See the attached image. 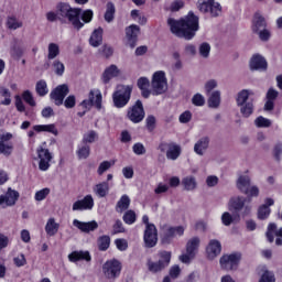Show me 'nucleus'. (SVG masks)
<instances>
[{"instance_id": "17", "label": "nucleus", "mask_w": 282, "mask_h": 282, "mask_svg": "<svg viewBox=\"0 0 282 282\" xmlns=\"http://www.w3.org/2000/svg\"><path fill=\"white\" fill-rule=\"evenodd\" d=\"M20 194L18 191L8 188L6 195H0V206L8 208L14 206L19 202Z\"/></svg>"}, {"instance_id": "14", "label": "nucleus", "mask_w": 282, "mask_h": 282, "mask_svg": "<svg viewBox=\"0 0 282 282\" xmlns=\"http://www.w3.org/2000/svg\"><path fill=\"white\" fill-rule=\"evenodd\" d=\"M68 94H69V86H67V84H62L51 91L50 98L51 100L54 101V105H56V107H61V105H63L65 100V97Z\"/></svg>"}, {"instance_id": "43", "label": "nucleus", "mask_w": 282, "mask_h": 282, "mask_svg": "<svg viewBox=\"0 0 282 282\" xmlns=\"http://www.w3.org/2000/svg\"><path fill=\"white\" fill-rule=\"evenodd\" d=\"M91 153V148L88 144H84L77 150V156L79 160H87Z\"/></svg>"}, {"instance_id": "32", "label": "nucleus", "mask_w": 282, "mask_h": 282, "mask_svg": "<svg viewBox=\"0 0 282 282\" xmlns=\"http://www.w3.org/2000/svg\"><path fill=\"white\" fill-rule=\"evenodd\" d=\"M131 199L127 195H122L116 205V212L122 214L123 210H129Z\"/></svg>"}, {"instance_id": "22", "label": "nucleus", "mask_w": 282, "mask_h": 282, "mask_svg": "<svg viewBox=\"0 0 282 282\" xmlns=\"http://www.w3.org/2000/svg\"><path fill=\"white\" fill-rule=\"evenodd\" d=\"M73 226H75V228H78V230H80L82 232H94V230H98V223L96 220L83 223L78 219H74Z\"/></svg>"}, {"instance_id": "39", "label": "nucleus", "mask_w": 282, "mask_h": 282, "mask_svg": "<svg viewBox=\"0 0 282 282\" xmlns=\"http://www.w3.org/2000/svg\"><path fill=\"white\" fill-rule=\"evenodd\" d=\"M95 193L98 195V197H107V194L109 193V183L102 182L97 184Z\"/></svg>"}, {"instance_id": "55", "label": "nucleus", "mask_w": 282, "mask_h": 282, "mask_svg": "<svg viewBox=\"0 0 282 282\" xmlns=\"http://www.w3.org/2000/svg\"><path fill=\"white\" fill-rule=\"evenodd\" d=\"M218 83L216 79H209L205 83V91L206 94H212L213 93V89H217L218 87Z\"/></svg>"}, {"instance_id": "34", "label": "nucleus", "mask_w": 282, "mask_h": 282, "mask_svg": "<svg viewBox=\"0 0 282 282\" xmlns=\"http://www.w3.org/2000/svg\"><path fill=\"white\" fill-rule=\"evenodd\" d=\"M33 131H36L37 133H41V131H46L47 133H53V135H58V130L54 123L34 126Z\"/></svg>"}, {"instance_id": "52", "label": "nucleus", "mask_w": 282, "mask_h": 282, "mask_svg": "<svg viewBox=\"0 0 282 282\" xmlns=\"http://www.w3.org/2000/svg\"><path fill=\"white\" fill-rule=\"evenodd\" d=\"M22 98L23 100L30 105V107H36V101L34 100V96L32 95V91L30 90H25L23 94H22Z\"/></svg>"}, {"instance_id": "25", "label": "nucleus", "mask_w": 282, "mask_h": 282, "mask_svg": "<svg viewBox=\"0 0 282 282\" xmlns=\"http://www.w3.org/2000/svg\"><path fill=\"white\" fill-rule=\"evenodd\" d=\"M265 28H268L265 18L259 12H256L252 21V32H259L260 30H265Z\"/></svg>"}, {"instance_id": "23", "label": "nucleus", "mask_w": 282, "mask_h": 282, "mask_svg": "<svg viewBox=\"0 0 282 282\" xmlns=\"http://www.w3.org/2000/svg\"><path fill=\"white\" fill-rule=\"evenodd\" d=\"M208 259L213 260L218 254H221V242L219 240H210L206 248Z\"/></svg>"}, {"instance_id": "50", "label": "nucleus", "mask_w": 282, "mask_h": 282, "mask_svg": "<svg viewBox=\"0 0 282 282\" xmlns=\"http://www.w3.org/2000/svg\"><path fill=\"white\" fill-rule=\"evenodd\" d=\"M192 104L195 107H204V105H206V98H204L202 94L197 93L192 97Z\"/></svg>"}, {"instance_id": "41", "label": "nucleus", "mask_w": 282, "mask_h": 282, "mask_svg": "<svg viewBox=\"0 0 282 282\" xmlns=\"http://www.w3.org/2000/svg\"><path fill=\"white\" fill-rule=\"evenodd\" d=\"M97 243L99 250H109V246H111V238L109 236H101L98 238Z\"/></svg>"}, {"instance_id": "2", "label": "nucleus", "mask_w": 282, "mask_h": 282, "mask_svg": "<svg viewBox=\"0 0 282 282\" xmlns=\"http://www.w3.org/2000/svg\"><path fill=\"white\" fill-rule=\"evenodd\" d=\"M58 10V21L62 23H72L75 30H80L85 23L80 22V14H83V9L72 8L65 2L57 4Z\"/></svg>"}, {"instance_id": "59", "label": "nucleus", "mask_w": 282, "mask_h": 282, "mask_svg": "<svg viewBox=\"0 0 282 282\" xmlns=\"http://www.w3.org/2000/svg\"><path fill=\"white\" fill-rule=\"evenodd\" d=\"M155 122H156V119H155V116L153 115H149L145 119V124H147V129L148 131H154L155 129Z\"/></svg>"}, {"instance_id": "15", "label": "nucleus", "mask_w": 282, "mask_h": 282, "mask_svg": "<svg viewBox=\"0 0 282 282\" xmlns=\"http://www.w3.org/2000/svg\"><path fill=\"white\" fill-rule=\"evenodd\" d=\"M228 208L235 213H241V209L245 208L243 215H250V210H252L250 206H246V197L243 196L231 197L228 203Z\"/></svg>"}, {"instance_id": "1", "label": "nucleus", "mask_w": 282, "mask_h": 282, "mask_svg": "<svg viewBox=\"0 0 282 282\" xmlns=\"http://www.w3.org/2000/svg\"><path fill=\"white\" fill-rule=\"evenodd\" d=\"M167 25L170 26L172 34L178 39L191 41L195 37L197 30H199V17L195 15L193 11H189L188 14L181 20L170 18L167 20Z\"/></svg>"}, {"instance_id": "42", "label": "nucleus", "mask_w": 282, "mask_h": 282, "mask_svg": "<svg viewBox=\"0 0 282 282\" xmlns=\"http://www.w3.org/2000/svg\"><path fill=\"white\" fill-rule=\"evenodd\" d=\"M0 96H2V98H4V100L0 101V105H4V106H9L12 104V99L11 96L12 94L10 93V89L8 88H0Z\"/></svg>"}, {"instance_id": "53", "label": "nucleus", "mask_w": 282, "mask_h": 282, "mask_svg": "<svg viewBox=\"0 0 282 282\" xmlns=\"http://www.w3.org/2000/svg\"><path fill=\"white\" fill-rule=\"evenodd\" d=\"M276 232V224L271 223L268 226V231H267V239L269 241V243H273L274 242V234Z\"/></svg>"}, {"instance_id": "56", "label": "nucleus", "mask_w": 282, "mask_h": 282, "mask_svg": "<svg viewBox=\"0 0 282 282\" xmlns=\"http://www.w3.org/2000/svg\"><path fill=\"white\" fill-rule=\"evenodd\" d=\"M50 195V188L45 187L35 193V202H43Z\"/></svg>"}, {"instance_id": "12", "label": "nucleus", "mask_w": 282, "mask_h": 282, "mask_svg": "<svg viewBox=\"0 0 282 282\" xmlns=\"http://www.w3.org/2000/svg\"><path fill=\"white\" fill-rule=\"evenodd\" d=\"M184 235V227H171L169 225H163L161 227V241L162 243H171L173 237L178 236L182 237Z\"/></svg>"}, {"instance_id": "36", "label": "nucleus", "mask_w": 282, "mask_h": 282, "mask_svg": "<svg viewBox=\"0 0 282 282\" xmlns=\"http://www.w3.org/2000/svg\"><path fill=\"white\" fill-rule=\"evenodd\" d=\"M47 52V61H54V58L61 55V46L56 43H50Z\"/></svg>"}, {"instance_id": "63", "label": "nucleus", "mask_w": 282, "mask_h": 282, "mask_svg": "<svg viewBox=\"0 0 282 282\" xmlns=\"http://www.w3.org/2000/svg\"><path fill=\"white\" fill-rule=\"evenodd\" d=\"M246 195H248L249 202L252 197H259V187L257 185L249 186L248 194Z\"/></svg>"}, {"instance_id": "45", "label": "nucleus", "mask_w": 282, "mask_h": 282, "mask_svg": "<svg viewBox=\"0 0 282 282\" xmlns=\"http://www.w3.org/2000/svg\"><path fill=\"white\" fill-rule=\"evenodd\" d=\"M52 67L56 74V76H63L65 74V64L59 59H54Z\"/></svg>"}, {"instance_id": "26", "label": "nucleus", "mask_w": 282, "mask_h": 282, "mask_svg": "<svg viewBox=\"0 0 282 282\" xmlns=\"http://www.w3.org/2000/svg\"><path fill=\"white\" fill-rule=\"evenodd\" d=\"M120 76V69L115 64L107 67L102 74V83L107 85L111 78Z\"/></svg>"}, {"instance_id": "49", "label": "nucleus", "mask_w": 282, "mask_h": 282, "mask_svg": "<svg viewBox=\"0 0 282 282\" xmlns=\"http://www.w3.org/2000/svg\"><path fill=\"white\" fill-rule=\"evenodd\" d=\"M198 52L203 58H208V56H210V44L206 42L202 43L199 45Z\"/></svg>"}, {"instance_id": "35", "label": "nucleus", "mask_w": 282, "mask_h": 282, "mask_svg": "<svg viewBox=\"0 0 282 282\" xmlns=\"http://www.w3.org/2000/svg\"><path fill=\"white\" fill-rule=\"evenodd\" d=\"M182 186L185 191H195L197 188V178L195 176H186L182 180Z\"/></svg>"}, {"instance_id": "28", "label": "nucleus", "mask_w": 282, "mask_h": 282, "mask_svg": "<svg viewBox=\"0 0 282 282\" xmlns=\"http://www.w3.org/2000/svg\"><path fill=\"white\" fill-rule=\"evenodd\" d=\"M68 260L72 261V263H76L77 261H91V256L89 251H73L68 254Z\"/></svg>"}, {"instance_id": "3", "label": "nucleus", "mask_w": 282, "mask_h": 282, "mask_svg": "<svg viewBox=\"0 0 282 282\" xmlns=\"http://www.w3.org/2000/svg\"><path fill=\"white\" fill-rule=\"evenodd\" d=\"M254 93L250 89H242L237 94L236 102L242 118H250L254 113V99H250Z\"/></svg>"}, {"instance_id": "29", "label": "nucleus", "mask_w": 282, "mask_h": 282, "mask_svg": "<svg viewBox=\"0 0 282 282\" xmlns=\"http://www.w3.org/2000/svg\"><path fill=\"white\" fill-rule=\"evenodd\" d=\"M208 97V107L210 109H219V106L221 105V91L214 90L212 94H207Z\"/></svg>"}, {"instance_id": "20", "label": "nucleus", "mask_w": 282, "mask_h": 282, "mask_svg": "<svg viewBox=\"0 0 282 282\" xmlns=\"http://www.w3.org/2000/svg\"><path fill=\"white\" fill-rule=\"evenodd\" d=\"M250 69L252 72L254 70L265 72V69H268V62L265 61V57L259 54L253 55L250 61Z\"/></svg>"}, {"instance_id": "4", "label": "nucleus", "mask_w": 282, "mask_h": 282, "mask_svg": "<svg viewBox=\"0 0 282 282\" xmlns=\"http://www.w3.org/2000/svg\"><path fill=\"white\" fill-rule=\"evenodd\" d=\"M159 260L153 261L152 259L147 260V268L152 274H158L171 264V251H160L158 253Z\"/></svg>"}, {"instance_id": "8", "label": "nucleus", "mask_w": 282, "mask_h": 282, "mask_svg": "<svg viewBox=\"0 0 282 282\" xmlns=\"http://www.w3.org/2000/svg\"><path fill=\"white\" fill-rule=\"evenodd\" d=\"M199 243H202L199 237L191 238L186 243V253L180 256V261L182 263H191L199 251Z\"/></svg>"}, {"instance_id": "64", "label": "nucleus", "mask_w": 282, "mask_h": 282, "mask_svg": "<svg viewBox=\"0 0 282 282\" xmlns=\"http://www.w3.org/2000/svg\"><path fill=\"white\" fill-rule=\"evenodd\" d=\"M282 155V144H276L273 149V156L275 158L276 162H281Z\"/></svg>"}, {"instance_id": "7", "label": "nucleus", "mask_w": 282, "mask_h": 282, "mask_svg": "<svg viewBox=\"0 0 282 282\" xmlns=\"http://www.w3.org/2000/svg\"><path fill=\"white\" fill-rule=\"evenodd\" d=\"M78 107L85 111H90L93 107H96L98 110L102 109V94L100 90H90L88 99H84Z\"/></svg>"}, {"instance_id": "18", "label": "nucleus", "mask_w": 282, "mask_h": 282, "mask_svg": "<svg viewBox=\"0 0 282 282\" xmlns=\"http://www.w3.org/2000/svg\"><path fill=\"white\" fill-rule=\"evenodd\" d=\"M140 35V26L137 24H131L126 28V39L128 41V45L133 50L138 45V36Z\"/></svg>"}, {"instance_id": "58", "label": "nucleus", "mask_w": 282, "mask_h": 282, "mask_svg": "<svg viewBox=\"0 0 282 282\" xmlns=\"http://www.w3.org/2000/svg\"><path fill=\"white\" fill-rule=\"evenodd\" d=\"M113 166V162L104 161L99 164V167L97 170L98 175H102L106 171H109Z\"/></svg>"}, {"instance_id": "61", "label": "nucleus", "mask_w": 282, "mask_h": 282, "mask_svg": "<svg viewBox=\"0 0 282 282\" xmlns=\"http://www.w3.org/2000/svg\"><path fill=\"white\" fill-rule=\"evenodd\" d=\"M132 151L135 155H144V153H147V148H144V144L142 143H135L132 147Z\"/></svg>"}, {"instance_id": "62", "label": "nucleus", "mask_w": 282, "mask_h": 282, "mask_svg": "<svg viewBox=\"0 0 282 282\" xmlns=\"http://www.w3.org/2000/svg\"><path fill=\"white\" fill-rule=\"evenodd\" d=\"M113 235H118L120 232H124V226L122 225V220L117 219L115 225L112 226Z\"/></svg>"}, {"instance_id": "40", "label": "nucleus", "mask_w": 282, "mask_h": 282, "mask_svg": "<svg viewBox=\"0 0 282 282\" xmlns=\"http://www.w3.org/2000/svg\"><path fill=\"white\" fill-rule=\"evenodd\" d=\"M35 91L37 96H41V98H43V96H47V93L50 91L47 89V83L43 79L39 80L35 85Z\"/></svg>"}, {"instance_id": "46", "label": "nucleus", "mask_w": 282, "mask_h": 282, "mask_svg": "<svg viewBox=\"0 0 282 282\" xmlns=\"http://www.w3.org/2000/svg\"><path fill=\"white\" fill-rule=\"evenodd\" d=\"M253 34H258L260 41L263 43H268L272 36V32H270L268 29H261L260 31L253 32Z\"/></svg>"}, {"instance_id": "5", "label": "nucleus", "mask_w": 282, "mask_h": 282, "mask_svg": "<svg viewBox=\"0 0 282 282\" xmlns=\"http://www.w3.org/2000/svg\"><path fill=\"white\" fill-rule=\"evenodd\" d=\"M133 91V86L119 85L117 90L112 94V102L117 109H122L127 107L131 100V94Z\"/></svg>"}, {"instance_id": "9", "label": "nucleus", "mask_w": 282, "mask_h": 282, "mask_svg": "<svg viewBox=\"0 0 282 282\" xmlns=\"http://www.w3.org/2000/svg\"><path fill=\"white\" fill-rule=\"evenodd\" d=\"M241 262V253H230V254H224L220 260L219 264L221 270H225L226 272H232L239 268V263Z\"/></svg>"}, {"instance_id": "47", "label": "nucleus", "mask_w": 282, "mask_h": 282, "mask_svg": "<svg viewBox=\"0 0 282 282\" xmlns=\"http://www.w3.org/2000/svg\"><path fill=\"white\" fill-rule=\"evenodd\" d=\"M254 124H256V127H259L260 129L268 128V127H272V121L270 119H267L263 116H260L254 120Z\"/></svg>"}, {"instance_id": "10", "label": "nucleus", "mask_w": 282, "mask_h": 282, "mask_svg": "<svg viewBox=\"0 0 282 282\" xmlns=\"http://www.w3.org/2000/svg\"><path fill=\"white\" fill-rule=\"evenodd\" d=\"M197 9L204 14L208 13L210 17L217 18L221 14V4L215 0H198Z\"/></svg>"}, {"instance_id": "21", "label": "nucleus", "mask_w": 282, "mask_h": 282, "mask_svg": "<svg viewBox=\"0 0 282 282\" xmlns=\"http://www.w3.org/2000/svg\"><path fill=\"white\" fill-rule=\"evenodd\" d=\"M94 208V197L86 195L84 199L76 200L73 204V210H91Z\"/></svg>"}, {"instance_id": "24", "label": "nucleus", "mask_w": 282, "mask_h": 282, "mask_svg": "<svg viewBox=\"0 0 282 282\" xmlns=\"http://www.w3.org/2000/svg\"><path fill=\"white\" fill-rule=\"evenodd\" d=\"M250 184H252V180L248 175H240L236 182L238 191H240V193H242L243 195H248Z\"/></svg>"}, {"instance_id": "27", "label": "nucleus", "mask_w": 282, "mask_h": 282, "mask_svg": "<svg viewBox=\"0 0 282 282\" xmlns=\"http://www.w3.org/2000/svg\"><path fill=\"white\" fill-rule=\"evenodd\" d=\"M209 144H210V139H208V137L200 138L194 145V152L197 155H204V153L208 151Z\"/></svg>"}, {"instance_id": "31", "label": "nucleus", "mask_w": 282, "mask_h": 282, "mask_svg": "<svg viewBox=\"0 0 282 282\" xmlns=\"http://www.w3.org/2000/svg\"><path fill=\"white\" fill-rule=\"evenodd\" d=\"M58 228H61V225L56 223V219L50 218L45 226V232L48 237H54L58 232Z\"/></svg>"}, {"instance_id": "57", "label": "nucleus", "mask_w": 282, "mask_h": 282, "mask_svg": "<svg viewBox=\"0 0 282 282\" xmlns=\"http://www.w3.org/2000/svg\"><path fill=\"white\" fill-rule=\"evenodd\" d=\"M12 144H6L3 141H0V153L2 155H12Z\"/></svg>"}, {"instance_id": "16", "label": "nucleus", "mask_w": 282, "mask_h": 282, "mask_svg": "<svg viewBox=\"0 0 282 282\" xmlns=\"http://www.w3.org/2000/svg\"><path fill=\"white\" fill-rule=\"evenodd\" d=\"M143 239L145 248H155L158 245V228H155V225H148L145 227Z\"/></svg>"}, {"instance_id": "19", "label": "nucleus", "mask_w": 282, "mask_h": 282, "mask_svg": "<svg viewBox=\"0 0 282 282\" xmlns=\"http://www.w3.org/2000/svg\"><path fill=\"white\" fill-rule=\"evenodd\" d=\"M37 156L40 159V171H47V169H50V162H52V153H50V150L44 148L37 149Z\"/></svg>"}, {"instance_id": "54", "label": "nucleus", "mask_w": 282, "mask_h": 282, "mask_svg": "<svg viewBox=\"0 0 282 282\" xmlns=\"http://www.w3.org/2000/svg\"><path fill=\"white\" fill-rule=\"evenodd\" d=\"M63 105L66 109H74L76 107V96L69 95L64 99Z\"/></svg>"}, {"instance_id": "48", "label": "nucleus", "mask_w": 282, "mask_h": 282, "mask_svg": "<svg viewBox=\"0 0 282 282\" xmlns=\"http://www.w3.org/2000/svg\"><path fill=\"white\" fill-rule=\"evenodd\" d=\"M270 207H268V205H262L259 207L258 209V219H268V217H270Z\"/></svg>"}, {"instance_id": "11", "label": "nucleus", "mask_w": 282, "mask_h": 282, "mask_svg": "<svg viewBox=\"0 0 282 282\" xmlns=\"http://www.w3.org/2000/svg\"><path fill=\"white\" fill-rule=\"evenodd\" d=\"M144 105H142V100L138 99L132 107L128 109L127 118L134 124L142 122L144 120Z\"/></svg>"}, {"instance_id": "38", "label": "nucleus", "mask_w": 282, "mask_h": 282, "mask_svg": "<svg viewBox=\"0 0 282 282\" xmlns=\"http://www.w3.org/2000/svg\"><path fill=\"white\" fill-rule=\"evenodd\" d=\"M98 140V132L95 130H89L88 132L84 133L83 135V144H94Z\"/></svg>"}, {"instance_id": "60", "label": "nucleus", "mask_w": 282, "mask_h": 282, "mask_svg": "<svg viewBox=\"0 0 282 282\" xmlns=\"http://www.w3.org/2000/svg\"><path fill=\"white\" fill-rule=\"evenodd\" d=\"M221 221L224 224V226H230L232 224V221H235V218L232 217V215L228 212H225L221 215Z\"/></svg>"}, {"instance_id": "44", "label": "nucleus", "mask_w": 282, "mask_h": 282, "mask_svg": "<svg viewBox=\"0 0 282 282\" xmlns=\"http://www.w3.org/2000/svg\"><path fill=\"white\" fill-rule=\"evenodd\" d=\"M7 28L9 30H19V28H23V22H19L14 17H9L7 19Z\"/></svg>"}, {"instance_id": "30", "label": "nucleus", "mask_w": 282, "mask_h": 282, "mask_svg": "<svg viewBox=\"0 0 282 282\" xmlns=\"http://www.w3.org/2000/svg\"><path fill=\"white\" fill-rule=\"evenodd\" d=\"M91 47H100L102 45V28L95 30L89 39Z\"/></svg>"}, {"instance_id": "33", "label": "nucleus", "mask_w": 282, "mask_h": 282, "mask_svg": "<svg viewBox=\"0 0 282 282\" xmlns=\"http://www.w3.org/2000/svg\"><path fill=\"white\" fill-rule=\"evenodd\" d=\"M182 154V148L175 143H171L169 150L166 151L167 160H177Z\"/></svg>"}, {"instance_id": "6", "label": "nucleus", "mask_w": 282, "mask_h": 282, "mask_svg": "<svg viewBox=\"0 0 282 282\" xmlns=\"http://www.w3.org/2000/svg\"><path fill=\"white\" fill-rule=\"evenodd\" d=\"M169 90V83L166 80V74L163 70H158L152 76L151 93L152 96H162Z\"/></svg>"}, {"instance_id": "51", "label": "nucleus", "mask_w": 282, "mask_h": 282, "mask_svg": "<svg viewBox=\"0 0 282 282\" xmlns=\"http://www.w3.org/2000/svg\"><path fill=\"white\" fill-rule=\"evenodd\" d=\"M135 219H137L135 212H133L131 209L126 212L123 215V221H124V224H128L129 226H131V224H135Z\"/></svg>"}, {"instance_id": "13", "label": "nucleus", "mask_w": 282, "mask_h": 282, "mask_svg": "<svg viewBox=\"0 0 282 282\" xmlns=\"http://www.w3.org/2000/svg\"><path fill=\"white\" fill-rule=\"evenodd\" d=\"M102 272L106 279H118L122 272V265L118 260H110L102 265Z\"/></svg>"}, {"instance_id": "37", "label": "nucleus", "mask_w": 282, "mask_h": 282, "mask_svg": "<svg viewBox=\"0 0 282 282\" xmlns=\"http://www.w3.org/2000/svg\"><path fill=\"white\" fill-rule=\"evenodd\" d=\"M105 21L107 23H111L116 17V6L113 2H108L106 7V12H105Z\"/></svg>"}]
</instances>
